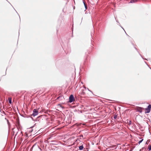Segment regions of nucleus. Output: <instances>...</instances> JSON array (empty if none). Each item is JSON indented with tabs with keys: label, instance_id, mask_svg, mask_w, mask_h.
I'll list each match as a JSON object with an SVG mask.
<instances>
[{
	"label": "nucleus",
	"instance_id": "obj_4",
	"mask_svg": "<svg viewBox=\"0 0 151 151\" xmlns=\"http://www.w3.org/2000/svg\"><path fill=\"white\" fill-rule=\"evenodd\" d=\"M151 109V104H150L148 106V107L145 109V110L146 111L145 113H149Z\"/></svg>",
	"mask_w": 151,
	"mask_h": 151
},
{
	"label": "nucleus",
	"instance_id": "obj_10",
	"mask_svg": "<svg viewBox=\"0 0 151 151\" xmlns=\"http://www.w3.org/2000/svg\"><path fill=\"white\" fill-rule=\"evenodd\" d=\"M143 140V139H142V140H140V141H139V144H140V143H141L142 142V141Z\"/></svg>",
	"mask_w": 151,
	"mask_h": 151
},
{
	"label": "nucleus",
	"instance_id": "obj_8",
	"mask_svg": "<svg viewBox=\"0 0 151 151\" xmlns=\"http://www.w3.org/2000/svg\"><path fill=\"white\" fill-rule=\"evenodd\" d=\"M148 148L149 149V150H151V145H149L148 146Z\"/></svg>",
	"mask_w": 151,
	"mask_h": 151
},
{
	"label": "nucleus",
	"instance_id": "obj_13",
	"mask_svg": "<svg viewBox=\"0 0 151 151\" xmlns=\"http://www.w3.org/2000/svg\"><path fill=\"white\" fill-rule=\"evenodd\" d=\"M81 124H78L77 125L79 126H81Z\"/></svg>",
	"mask_w": 151,
	"mask_h": 151
},
{
	"label": "nucleus",
	"instance_id": "obj_6",
	"mask_svg": "<svg viewBox=\"0 0 151 151\" xmlns=\"http://www.w3.org/2000/svg\"><path fill=\"white\" fill-rule=\"evenodd\" d=\"M138 0H131L130 2L131 3L136 2L138 1Z\"/></svg>",
	"mask_w": 151,
	"mask_h": 151
},
{
	"label": "nucleus",
	"instance_id": "obj_3",
	"mask_svg": "<svg viewBox=\"0 0 151 151\" xmlns=\"http://www.w3.org/2000/svg\"><path fill=\"white\" fill-rule=\"evenodd\" d=\"M38 114V112L37 110L35 109L33 110V113L32 115L33 116H35L37 115Z\"/></svg>",
	"mask_w": 151,
	"mask_h": 151
},
{
	"label": "nucleus",
	"instance_id": "obj_2",
	"mask_svg": "<svg viewBox=\"0 0 151 151\" xmlns=\"http://www.w3.org/2000/svg\"><path fill=\"white\" fill-rule=\"evenodd\" d=\"M69 101L71 103L73 101H74L75 100V98L72 95H71L69 97Z\"/></svg>",
	"mask_w": 151,
	"mask_h": 151
},
{
	"label": "nucleus",
	"instance_id": "obj_5",
	"mask_svg": "<svg viewBox=\"0 0 151 151\" xmlns=\"http://www.w3.org/2000/svg\"><path fill=\"white\" fill-rule=\"evenodd\" d=\"M8 100L9 103L11 104L12 103V98L11 97H9L8 98Z\"/></svg>",
	"mask_w": 151,
	"mask_h": 151
},
{
	"label": "nucleus",
	"instance_id": "obj_7",
	"mask_svg": "<svg viewBox=\"0 0 151 151\" xmlns=\"http://www.w3.org/2000/svg\"><path fill=\"white\" fill-rule=\"evenodd\" d=\"M83 145H81L79 147V149L81 150H82L83 149Z\"/></svg>",
	"mask_w": 151,
	"mask_h": 151
},
{
	"label": "nucleus",
	"instance_id": "obj_9",
	"mask_svg": "<svg viewBox=\"0 0 151 151\" xmlns=\"http://www.w3.org/2000/svg\"><path fill=\"white\" fill-rule=\"evenodd\" d=\"M84 3L86 9H87V6Z\"/></svg>",
	"mask_w": 151,
	"mask_h": 151
},
{
	"label": "nucleus",
	"instance_id": "obj_12",
	"mask_svg": "<svg viewBox=\"0 0 151 151\" xmlns=\"http://www.w3.org/2000/svg\"><path fill=\"white\" fill-rule=\"evenodd\" d=\"M60 97H61V96H59V97H58L57 98V99H60Z\"/></svg>",
	"mask_w": 151,
	"mask_h": 151
},
{
	"label": "nucleus",
	"instance_id": "obj_11",
	"mask_svg": "<svg viewBox=\"0 0 151 151\" xmlns=\"http://www.w3.org/2000/svg\"><path fill=\"white\" fill-rule=\"evenodd\" d=\"M114 119H116V118L117 116H116L115 115V116H114Z\"/></svg>",
	"mask_w": 151,
	"mask_h": 151
},
{
	"label": "nucleus",
	"instance_id": "obj_1",
	"mask_svg": "<svg viewBox=\"0 0 151 151\" xmlns=\"http://www.w3.org/2000/svg\"><path fill=\"white\" fill-rule=\"evenodd\" d=\"M144 109L143 108L137 106L134 108V109L136 110L137 111L139 112L140 113H142V110Z\"/></svg>",
	"mask_w": 151,
	"mask_h": 151
}]
</instances>
